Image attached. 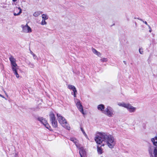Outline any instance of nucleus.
Masks as SVG:
<instances>
[{
	"label": "nucleus",
	"mask_w": 157,
	"mask_h": 157,
	"mask_svg": "<svg viewBox=\"0 0 157 157\" xmlns=\"http://www.w3.org/2000/svg\"><path fill=\"white\" fill-rule=\"evenodd\" d=\"M138 20H140V21H142L143 23H144L146 25H147V26L148 25V24L147 22L146 21H144L142 19H140V18H137Z\"/></svg>",
	"instance_id": "bb28decb"
},
{
	"label": "nucleus",
	"mask_w": 157,
	"mask_h": 157,
	"mask_svg": "<svg viewBox=\"0 0 157 157\" xmlns=\"http://www.w3.org/2000/svg\"><path fill=\"white\" fill-rule=\"evenodd\" d=\"M57 119L59 123L63 127L67 130H70V127L69 124L67 123L66 120L65 118L61 116L60 114H57Z\"/></svg>",
	"instance_id": "f03ea898"
},
{
	"label": "nucleus",
	"mask_w": 157,
	"mask_h": 157,
	"mask_svg": "<svg viewBox=\"0 0 157 157\" xmlns=\"http://www.w3.org/2000/svg\"><path fill=\"white\" fill-rule=\"evenodd\" d=\"M92 50L93 53L97 55L99 57L101 56V53L100 52L97 51L95 49L92 48Z\"/></svg>",
	"instance_id": "dca6fc26"
},
{
	"label": "nucleus",
	"mask_w": 157,
	"mask_h": 157,
	"mask_svg": "<svg viewBox=\"0 0 157 157\" xmlns=\"http://www.w3.org/2000/svg\"><path fill=\"white\" fill-rule=\"evenodd\" d=\"M46 20L42 19L41 23V24L42 25H46L47 24V22L45 21Z\"/></svg>",
	"instance_id": "b1692460"
},
{
	"label": "nucleus",
	"mask_w": 157,
	"mask_h": 157,
	"mask_svg": "<svg viewBox=\"0 0 157 157\" xmlns=\"http://www.w3.org/2000/svg\"><path fill=\"white\" fill-rule=\"evenodd\" d=\"M9 60L11 62V69L13 72L17 71L19 67L16 63V60L12 56L9 58Z\"/></svg>",
	"instance_id": "20e7f679"
},
{
	"label": "nucleus",
	"mask_w": 157,
	"mask_h": 157,
	"mask_svg": "<svg viewBox=\"0 0 157 157\" xmlns=\"http://www.w3.org/2000/svg\"><path fill=\"white\" fill-rule=\"evenodd\" d=\"M143 49L142 48H140L139 49V52L141 54H143Z\"/></svg>",
	"instance_id": "c85d7f7f"
},
{
	"label": "nucleus",
	"mask_w": 157,
	"mask_h": 157,
	"mask_svg": "<svg viewBox=\"0 0 157 157\" xmlns=\"http://www.w3.org/2000/svg\"><path fill=\"white\" fill-rule=\"evenodd\" d=\"M152 31V30H151V29L149 30V32H150V33H151Z\"/></svg>",
	"instance_id": "72a5a7b5"
},
{
	"label": "nucleus",
	"mask_w": 157,
	"mask_h": 157,
	"mask_svg": "<svg viewBox=\"0 0 157 157\" xmlns=\"http://www.w3.org/2000/svg\"><path fill=\"white\" fill-rule=\"evenodd\" d=\"M29 65L30 66V67L31 68H33L34 67V65L33 64L30 63Z\"/></svg>",
	"instance_id": "c756f323"
},
{
	"label": "nucleus",
	"mask_w": 157,
	"mask_h": 157,
	"mask_svg": "<svg viewBox=\"0 0 157 157\" xmlns=\"http://www.w3.org/2000/svg\"><path fill=\"white\" fill-rule=\"evenodd\" d=\"M102 113L109 117H113L114 115V112L113 108L109 106H107Z\"/></svg>",
	"instance_id": "39448f33"
},
{
	"label": "nucleus",
	"mask_w": 157,
	"mask_h": 157,
	"mask_svg": "<svg viewBox=\"0 0 157 157\" xmlns=\"http://www.w3.org/2000/svg\"><path fill=\"white\" fill-rule=\"evenodd\" d=\"M77 93V90H76V91H73V93H72L71 94H73L74 95V96L75 98L76 97V93Z\"/></svg>",
	"instance_id": "a878e982"
},
{
	"label": "nucleus",
	"mask_w": 157,
	"mask_h": 157,
	"mask_svg": "<svg viewBox=\"0 0 157 157\" xmlns=\"http://www.w3.org/2000/svg\"><path fill=\"white\" fill-rule=\"evenodd\" d=\"M67 87L69 89L72 90L73 91H76V90L75 87L74 86L72 85H68Z\"/></svg>",
	"instance_id": "f3484780"
},
{
	"label": "nucleus",
	"mask_w": 157,
	"mask_h": 157,
	"mask_svg": "<svg viewBox=\"0 0 157 157\" xmlns=\"http://www.w3.org/2000/svg\"><path fill=\"white\" fill-rule=\"evenodd\" d=\"M49 116L52 126L54 128L57 127V122L56 119L54 114L53 113H51Z\"/></svg>",
	"instance_id": "423d86ee"
},
{
	"label": "nucleus",
	"mask_w": 157,
	"mask_h": 157,
	"mask_svg": "<svg viewBox=\"0 0 157 157\" xmlns=\"http://www.w3.org/2000/svg\"><path fill=\"white\" fill-rule=\"evenodd\" d=\"M97 151L98 154H101L103 152V149L102 148H97Z\"/></svg>",
	"instance_id": "aec40b11"
},
{
	"label": "nucleus",
	"mask_w": 157,
	"mask_h": 157,
	"mask_svg": "<svg viewBox=\"0 0 157 157\" xmlns=\"http://www.w3.org/2000/svg\"><path fill=\"white\" fill-rule=\"evenodd\" d=\"M79 153L81 157H86V152L83 148H79Z\"/></svg>",
	"instance_id": "9b49d317"
},
{
	"label": "nucleus",
	"mask_w": 157,
	"mask_h": 157,
	"mask_svg": "<svg viewBox=\"0 0 157 157\" xmlns=\"http://www.w3.org/2000/svg\"><path fill=\"white\" fill-rule=\"evenodd\" d=\"M147 26L148 27L149 29H151V27L149 25H147Z\"/></svg>",
	"instance_id": "2f4dec72"
},
{
	"label": "nucleus",
	"mask_w": 157,
	"mask_h": 157,
	"mask_svg": "<svg viewBox=\"0 0 157 157\" xmlns=\"http://www.w3.org/2000/svg\"><path fill=\"white\" fill-rule=\"evenodd\" d=\"M81 128V130L82 131V132L83 133V134H84V135L86 137V138H87V135H86V133H85V132L83 129L81 127L80 128Z\"/></svg>",
	"instance_id": "4be33fe9"
},
{
	"label": "nucleus",
	"mask_w": 157,
	"mask_h": 157,
	"mask_svg": "<svg viewBox=\"0 0 157 157\" xmlns=\"http://www.w3.org/2000/svg\"><path fill=\"white\" fill-rule=\"evenodd\" d=\"M75 102H77L76 103V106L79 110L84 115L85 114V113L84 112L83 107L81 104L79 100L77 99H75Z\"/></svg>",
	"instance_id": "6e6552de"
},
{
	"label": "nucleus",
	"mask_w": 157,
	"mask_h": 157,
	"mask_svg": "<svg viewBox=\"0 0 157 157\" xmlns=\"http://www.w3.org/2000/svg\"><path fill=\"white\" fill-rule=\"evenodd\" d=\"M95 140L98 145V147L102 146L113 147L115 144L114 137L104 132H99L95 138Z\"/></svg>",
	"instance_id": "f257e3e1"
},
{
	"label": "nucleus",
	"mask_w": 157,
	"mask_h": 157,
	"mask_svg": "<svg viewBox=\"0 0 157 157\" xmlns=\"http://www.w3.org/2000/svg\"><path fill=\"white\" fill-rule=\"evenodd\" d=\"M13 72L17 78H18L19 77V75L17 73V71H13Z\"/></svg>",
	"instance_id": "5701e85b"
},
{
	"label": "nucleus",
	"mask_w": 157,
	"mask_h": 157,
	"mask_svg": "<svg viewBox=\"0 0 157 157\" xmlns=\"http://www.w3.org/2000/svg\"><path fill=\"white\" fill-rule=\"evenodd\" d=\"M42 19L45 20H47L48 18V15L45 14H42Z\"/></svg>",
	"instance_id": "6ab92c4d"
},
{
	"label": "nucleus",
	"mask_w": 157,
	"mask_h": 157,
	"mask_svg": "<svg viewBox=\"0 0 157 157\" xmlns=\"http://www.w3.org/2000/svg\"><path fill=\"white\" fill-rule=\"evenodd\" d=\"M38 119L44 125L47 123L46 120L43 117H39L38 118Z\"/></svg>",
	"instance_id": "4468645a"
},
{
	"label": "nucleus",
	"mask_w": 157,
	"mask_h": 157,
	"mask_svg": "<svg viewBox=\"0 0 157 157\" xmlns=\"http://www.w3.org/2000/svg\"><path fill=\"white\" fill-rule=\"evenodd\" d=\"M135 24L136 26V25H137V23H136V22H135Z\"/></svg>",
	"instance_id": "c9c22d12"
},
{
	"label": "nucleus",
	"mask_w": 157,
	"mask_h": 157,
	"mask_svg": "<svg viewBox=\"0 0 157 157\" xmlns=\"http://www.w3.org/2000/svg\"><path fill=\"white\" fill-rule=\"evenodd\" d=\"M100 61L102 62H106L107 61V59L106 58H103L101 59Z\"/></svg>",
	"instance_id": "393cba45"
},
{
	"label": "nucleus",
	"mask_w": 157,
	"mask_h": 157,
	"mask_svg": "<svg viewBox=\"0 0 157 157\" xmlns=\"http://www.w3.org/2000/svg\"><path fill=\"white\" fill-rule=\"evenodd\" d=\"M42 12L40 11H37L34 13L33 15L34 17H37L39 16L40 14H42Z\"/></svg>",
	"instance_id": "a211bd4d"
},
{
	"label": "nucleus",
	"mask_w": 157,
	"mask_h": 157,
	"mask_svg": "<svg viewBox=\"0 0 157 157\" xmlns=\"http://www.w3.org/2000/svg\"><path fill=\"white\" fill-rule=\"evenodd\" d=\"M12 0L14 2H15L17 1V0Z\"/></svg>",
	"instance_id": "f704fd0d"
},
{
	"label": "nucleus",
	"mask_w": 157,
	"mask_h": 157,
	"mask_svg": "<svg viewBox=\"0 0 157 157\" xmlns=\"http://www.w3.org/2000/svg\"><path fill=\"white\" fill-rule=\"evenodd\" d=\"M155 140H157V135L153 138L151 139V140L154 146H157V141H155Z\"/></svg>",
	"instance_id": "ddd939ff"
},
{
	"label": "nucleus",
	"mask_w": 157,
	"mask_h": 157,
	"mask_svg": "<svg viewBox=\"0 0 157 157\" xmlns=\"http://www.w3.org/2000/svg\"><path fill=\"white\" fill-rule=\"evenodd\" d=\"M148 152L150 157H157V148H149Z\"/></svg>",
	"instance_id": "0eeeda50"
},
{
	"label": "nucleus",
	"mask_w": 157,
	"mask_h": 157,
	"mask_svg": "<svg viewBox=\"0 0 157 157\" xmlns=\"http://www.w3.org/2000/svg\"><path fill=\"white\" fill-rule=\"evenodd\" d=\"M44 126L48 129H49L50 128V126L49 124L47 123V122L46 123V124L44 125Z\"/></svg>",
	"instance_id": "cd10ccee"
},
{
	"label": "nucleus",
	"mask_w": 157,
	"mask_h": 157,
	"mask_svg": "<svg viewBox=\"0 0 157 157\" xmlns=\"http://www.w3.org/2000/svg\"><path fill=\"white\" fill-rule=\"evenodd\" d=\"M117 105L120 106L124 107L127 109L130 113H134L136 111V108L132 106L131 104L128 103H125L124 102H120Z\"/></svg>",
	"instance_id": "7ed1b4c3"
},
{
	"label": "nucleus",
	"mask_w": 157,
	"mask_h": 157,
	"mask_svg": "<svg viewBox=\"0 0 157 157\" xmlns=\"http://www.w3.org/2000/svg\"><path fill=\"white\" fill-rule=\"evenodd\" d=\"M4 93H5L6 94V95L7 97H8V95L6 93V92L5 91H4Z\"/></svg>",
	"instance_id": "473e14b6"
},
{
	"label": "nucleus",
	"mask_w": 157,
	"mask_h": 157,
	"mask_svg": "<svg viewBox=\"0 0 157 157\" xmlns=\"http://www.w3.org/2000/svg\"><path fill=\"white\" fill-rule=\"evenodd\" d=\"M97 108L98 110L102 111L103 112L104 110L105 106L103 104H100L98 106Z\"/></svg>",
	"instance_id": "2eb2a0df"
},
{
	"label": "nucleus",
	"mask_w": 157,
	"mask_h": 157,
	"mask_svg": "<svg viewBox=\"0 0 157 157\" xmlns=\"http://www.w3.org/2000/svg\"><path fill=\"white\" fill-rule=\"evenodd\" d=\"M0 96L1 97H2V98H4L6 100H7V99L6 98H5L2 95V94H0Z\"/></svg>",
	"instance_id": "7c9ffc66"
},
{
	"label": "nucleus",
	"mask_w": 157,
	"mask_h": 157,
	"mask_svg": "<svg viewBox=\"0 0 157 157\" xmlns=\"http://www.w3.org/2000/svg\"><path fill=\"white\" fill-rule=\"evenodd\" d=\"M21 27L22 28V31L25 33H30L32 32V29L27 24L25 25H22Z\"/></svg>",
	"instance_id": "1a4fd4ad"
},
{
	"label": "nucleus",
	"mask_w": 157,
	"mask_h": 157,
	"mask_svg": "<svg viewBox=\"0 0 157 157\" xmlns=\"http://www.w3.org/2000/svg\"><path fill=\"white\" fill-rule=\"evenodd\" d=\"M30 53L32 55H33L34 59H38L37 56L31 50H30Z\"/></svg>",
	"instance_id": "412c9836"
},
{
	"label": "nucleus",
	"mask_w": 157,
	"mask_h": 157,
	"mask_svg": "<svg viewBox=\"0 0 157 157\" xmlns=\"http://www.w3.org/2000/svg\"><path fill=\"white\" fill-rule=\"evenodd\" d=\"M70 140L75 144V146L77 147L78 146V141L76 138L74 137H71L70 138Z\"/></svg>",
	"instance_id": "f8f14e48"
},
{
	"label": "nucleus",
	"mask_w": 157,
	"mask_h": 157,
	"mask_svg": "<svg viewBox=\"0 0 157 157\" xmlns=\"http://www.w3.org/2000/svg\"><path fill=\"white\" fill-rule=\"evenodd\" d=\"M14 12L13 14L14 16L19 15L22 12V10L20 7H16L14 9Z\"/></svg>",
	"instance_id": "9d476101"
}]
</instances>
